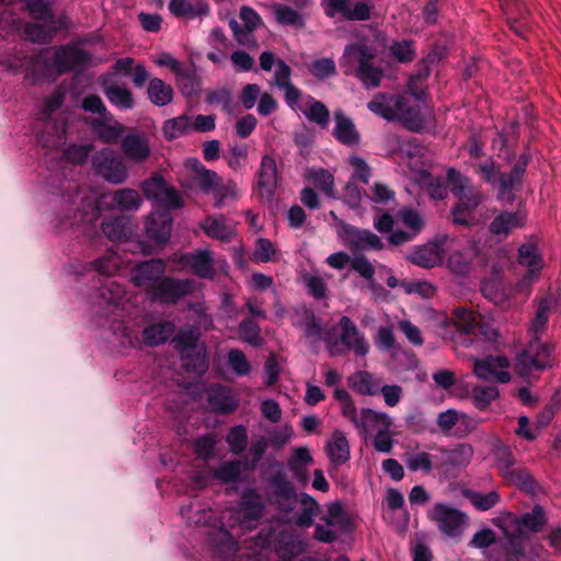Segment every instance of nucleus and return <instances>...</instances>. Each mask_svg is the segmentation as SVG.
<instances>
[{
    "instance_id": "f257e3e1",
    "label": "nucleus",
    "mask_w": 561,
    "mask_h": 561,
    "mask_svg": "<svg viewBox=\"0 0 561 561\" xmlns=\"http://www.w3.org/2000/svg\"><path fill=\"white\" fill-rule=\"evenodd\" d=\"M549 302L542 300L539 302L535 317L531 320L530 331L534 337L516 358L515 370L522 377H527L534 370L542 371L552 367L553 345L541 342L537 334L542 332L549 320Z\"/></svg>"
},
{
    "instance_id": "f03ea898",
    "label": "nucleus",
    "mask_w": 561,
    "mask_h": 561,
    "mask_svg": "<svg viewBox=\"0 0 561 561\" xmlns=\"http://www.w3.org/2000/svg\"><path fill=\"white\" fill-rule=\"evenodd\" d=\"M92 55L73 44H65L55 47L53 58H49V49L44 48L32 56L30 66L33 72L45 75L51 69L59 76L76 70H81L91 64Z\"/></svg>"
},
{
    "instance_id": "7ed1b4c3",
    "label": "nucleus",
    "mask_w": 561,
    "mask_h": 561,
    "mask_svg": "<svg viewBox=\"0 0 561 561\" xmlns=\"http://www.w3.org/2000/svg\"><path fill=\"white\" fill-rule=\"evenodd\" d=\"M529 161V153L519 154L511 171L506 173L502 172L501 165L493 158H489L477 164L476 173L483 182L497 188L500 198L511 201L514 197V191L523 185Z\"/></svg>"
},
{
    "instance_id": "20e7f679",
    "label": "nucleus",
    "mask_w": 561,
    "mask_h": 561,
    "mask_svg": "<svg viewBox=\"0 0 561 561\" xmlns=\"http://www.w3.org/2000/svg\"><path fill=\"white\" fill-rule=\"evenodd\" d=\"M376 50L365 44L345 46L342 59L347 64L356 62L354 76L366 89L378 88L385 76L381 67L375 66Z\"/></svg>"
},
{
    "instance_id": "39448f33",
    "label": "nucleus",
    "mask_w": 561,
    "mask_h": 561,
    "mask_svg": "<svg viewBox=\"0 0 561 561\" xmlns=\"http://www.w3.org/2000/svg\"><path fill=\"white\" fill-rule=\"evenodd\" d=\"M194 290V280L165 275L151 287L146 296L153 304L174 306L193 294Z\"/></svg>"
},
{
    "instance_id": "423d86ee",
    "label": "nucleus",
    "mask_w": 561,
    "mask_h": 561,
    "mask_svg": "<svg viewBox=\"0 0 561 561\" xmlns=\"http://www.w3.org/2000/svg\"><path fill=\"white\" fill-rule=\"evenodd\" d=\"M481 314L465 308H458L454 311V319L447 322L443 330V339L450 340L454 343H460L468 347L472 344V334H476L477 320Z\"/></svg>"
},
{
    "instance_id": "0eeeda50",
    "label": "nucleus",
    "mask_w": 561,
    "mask_h": 561,
    "mask_svg": "<svg viewBox=\"0 0 561 561\" xmlns=\"http://www.w3.org/2000/svg\"><path fill=\"white\" fill-rule=\"evenodd\" d=\"M428 518L436 523L439 531L447 537L459 536L468 520L465 512L446 503H436L428 512Z\"/></svg>"
},
{
    "instance_id": "6e6552de",
    "label": "nucleus",
    "mask_w": 561,
    "mask_h": 561,
    "mask_svg": "<svg viewBox=\"0 0 561 561\" xmlns=\"http://www.w3.org/2000/svg\"><path fill=\"white\" fill-rule=\"evenodd\" d=\"M324 13L328 18L341 15L345 21H368L373 5L369 0H324Z\"/></svg>"
},
{
    "instance_id": "1a4fd4ad",
    "label": "nucleus",
    "mask_w": 561,
    "mask_h": 561,
    "mask_svg": "<svg viewBox=\"0 0 561 561\" xmlns=\"http://www.w3.org/2000/svg\"><path fill=\"white\" fill-rule=\"evenodd\" d=\"M92 162L95 172L108 183L122 184L128 178V170L124 160L108 149L98 151L93 156Z\"/></svg>"
},
{
    "instance_id": "9d476101",
    "label": "nucleus",
    "mask_w": 561,
    "mask_h": 561,
    "mask_svg": "<svg viewBox=\"0 0 561 561\" xmlns=\"http://www.w3.org/2000/svg\"><path fill=\"white\" fill-rule=\"evenodd\" d=\"M447 179L451 184V193L457 198L454 206L473 213L482 202L481 192L471 184L469 178L462 176L455 169L448 170Z\"/></svg>"
},
{
    "instance_id": "9b49d317",
    "label": "nucleus",
    "mask_w": 561,
    "mask_h": 561,
    "mask_svg": "<svg viewBox=\"0 0 561 561\" xmlns=\"http://www.w3.org/2000/svg\"><path fill=\"white\" fill-rule=\"evenodd\" d=\"M339 236L352 251L370 249L380 251L383 249V243L377 234L370 230L358 229L344 221L340 222Z\"/></svg>"
},
{
    "instance_id": "f8f14e48",
    "label": "nucleus",
    "mask_w": 561,
    "mask_h": 561,
    "mask_svg": "<svg viewBox=\"0 0 561 561\" xmlns=\"http://www.w3.org/2000/svg\"><path fill=\"white\" fill-rule=\"evenodd\" d=\"M278 183L277 165L274 158L265 154L260 163L254 186L261 199L271 202L274 198Z\"/></svg>"
},
{
    "instance_id": "ddd939ff",
    "label": "nucleus",
    "mask_w": 561,
    "mask_h": 561,
    "mask_svg": "<svg viewBox=\"0 0 561 561\" xmlns=\"http://www.w3.org/2000/svg\"><path fill=\"white\" fill-rule=\"evenodd\" d=\"M268 482L279 511L290 513L297 503L298 494L286 473L279 469L270 477Z\"/></svg>"
},
{
    "instance_id": "4468645a",
    "label": "nucleus",
    "mask_w": 561,
    "mask_h": 561,
    "mask_svg": "<svg viewBox=\"0 0 561 561\" xmlns=\"http://www.w3.org/2000/svg\"><path fill=\"white\" fill-rule=\"evenodd\" d=\"M165 270L167 265L161 259H151L140 262L134 270V284L147 294L152 286L165 276Z\"/></svg>"
},
{
    "instance_id": "2eb2a0df",
    "label": "nucleus",
    "mask_w": 561,
    "mask_h": 561,
    "mask_svg": "<svg viewBox=\"0 0 561 561\" xmlns=\"http://www.w3.org/2000/svg\"><path fill=\"white\" fill-rule=\"evenodd\" d=\"M125 158L136 164L146 162L151 156L149 137L146 133L131 130L121 140Z\"/></svg>"
},
{
    "instance_id": "dca6fc26",
    "label": "nucleus",
    "mask_w": 561,
    "mask_h": 561,
    "mask_svg": "<svg viewBox=\"0 0 561 561\" xmlns=\"http://www.w3.org/2000/svg\"><path fill=\"white\" fill-rule=\"evenodd\" d=\"M173 218L168 210L151 213L145 224L147 237L159 245H164L170 237Z\"/></svg>"
},
{
    "instance_id": "f3484780",
    "label": "nucleus",
    "mask_w": 561,
    "mask_h": 561,
    "mask_svg": "<svg viewBox=\"0 0 561 561\" xmlns=\"http://www.w3.org/2000/svg\"><path fill=\"white\" fill-rule=\"evenodd\" d=\"M436 457V469L450 470L467 466L473 455L469 444H458L455 448L440 447Z\"/></svg>"
},
{
    "instance_id": "a211bd4d",
    "label": "nucleus",
    "mask_w": 561,
    "mask_h": 561,
    "mask_svg": "<svg viewBox=\"0 0 561 561\" xmlns=\"http://www.w3.org/2000/svg\"><path fill=\"white\" fill-rule=\"evenodd\" d=\"M341 329V343L348 350H352L356 356H366L369 345L358 328L350 317L343 316L339 321Z\"/></svg>"
},
{
    "instance_id": "6ab92c4d",
    "label": "nucleus",
    "mask_w": 561,
    "mask_h": 561,
    "mask_svg": "<svg viewBox=\"0 0 561 561\" xmlns=\"http://www.w3.org/2000/svg\"><path fill=\"white\" fill-rule=\"evenodd\" d=\"M525 220L526 217L520 210H503L492 219L488 229L492 236L496 237L499 240H503L515 229L524 227Z\"/></svg>"
},
{
    "instance_id": "aec40b11",
    "label": "nucleus",
    "mask_w": 561,
    "mask_h": 561,
    "mask_svg": "<svg viewBox=\"0 0 561 561\" xmlns=\"http://www.w3.org/2000/svg\"><path fill=\"white\" fill-rule=\"evenodd\" d=\"M206 401L210 410L217 414L232 413L239 404L230 388L220 383L208 388Z\"/></svg>"
},
{
    "instance_id": "412c9836",
    "label": "nucleus",
    "mask_w": 561,
    "mask_h": 561,
    "mask_svg": "<svg viewBox=\"0 0 561 561\" xmlns=\"http://www.w3.org/2000/svg\"><path fill=\"white\" fill-rule=\"evenodd\" d=\"M479 254L480 248L474 242L463 250H455L447 259V267L455 275L467 276L472 272L473 261Z\"/></svg>"
},
{
    "instance_id": "4be33fe9",
    "label": "nucleus",
    "mask_w": 561,
    "mask_h": 561,
    "mask_svg": "<svg viewBox=\"0 0 561 561\" xmlns=\"http://www.w3.org/2000/svg\"><path fill=\"white\" fill-rule=\"evenodd\" d=\"M403 95L377 93L371 101L367 103L368 110L387 121H393L398 117V110L403 107Z\"/></svg>"
},
{
    "instance_id": "5701e85b",
    "label": "nucleus",
    "mask_w": 561,
    "mask_h": 561,
    "mask_svg": "<svg viewBox=\"0 0 561 561\" xmlns=\"http://www.w3.org/2000/svg\"><path fill=\"white\" fill-rule=\"evenodd\" d=\"M92 133L106 145L116 144L126 131V126L118 121L106 117H94L89 122Z\"/></svg>"
},
{
    "instance_id": "b1692460",
    "label": "nucleus",
    "mask_w": 561,
    "mask_h": 561,
    "mask_svg": "<svg viewBox=\"0 0 561 561\" xmlns=\"http://www.w3.org/2000/svg\"><path fill=\"white\" fill-rule=\"evenodd\" d=\"M169 11L178 19L194 20L210 13L207 0H170Z\"/></svg>"
},
{
    "instance_id": "393cba45",
    "label": "nucleus",
    "mask_w": 561,
    "mask_h": 561,
    "mask_svg": "<svg viewBox=\"0 0 561 561\" xmlns=\"http://www.w3.org/2000/svg\"><path fill=\"white\" fill-rule=\"evenodd\" d=\"M335 127L333 129V137L344 146L353 147L357 146L360 141V135L348 116L343 111L339 110L334 112Z\"/></svg>"
},
{
    "instance_id": "a878e982",
    "label": "nucleus",
    "mask_w": 561,
    "mask_h": 561,
    "mask_svg": "<svg viewBox=\"0 0 561 561\" xmlns=\"http://www.w3.org/2000/svg\"><path fill=\"white\" fill-rule=\"evenodd\" d=\"M313 462V458L307 447H298L294 450L288 459V468L293 477L301 485H307L309 482L308 467Z\"/></svg>"
},
{
    "instance_id": "bb28decb",
    "label": "nucleus",
    "mask_w": 561,
    "mask_h": 561,
    "mask_svg": "<svg viewBox=\"0 0 561 561\" xmlns=\"http://www.w3.org/2000/svg\"><path fill=\"white\" fill-rule=\"evenodd\" d=\"M510 485H515L522 492L529 495H536L540 489L530 471L525 467H515L502 476Z\"/></svg>"
},
{
    "instance_id": "cd10ccee",
    "label": "nucleus",
    "mask_w": 561,
    "mask_h": 561,
    "mask_svg": "<svg viewBox=\"0 0 561 561\" xmlns=\"http://www.w3.org/2000/svg\"><path fill=\"white\" fill-rule=\"evenodd\" d=\"M194 180L204 193L215 192V206H222L226 194L221 186V180L215 171L203 168L199 173L195 174Z\"/></svg>"
},
{
    "instance_id": "c85d7f7f",
    "label": "nucleus",
    "mask_w": 561,
    "mask_h": 561,
    "mask_svg": "<svg viewBox=\"0 0 561 561\" xmlns=\"http://www.w3.org/2000/svg\"><path fill=\"white\" fill-rule=\"evenodd\" d=\"M517 531L523 535V530L526 529L530 533H540L548 523V517L545 508L536 504L530 512L522 514L515 520Z\"/></svg>"
},
{
    "instance_id": "c756f323",
    "label": "nucleus",
    "mask_w": 561,
    "mask_h": 561,
    "mask_svg": "<svg viewBox=\"0 0 561 561\" xmlns=\"http://www.w3.org/2000/svg\"><path fill=\"white\" fill-rule=\"evenodd\" d=\"M408 261L423 268H432L438 266L444 256L437 252V245L426 243L416 248L408 255Z\"/></svg>"
},
{
    "instance_id": "7c9ffc66",
    "label": "nucleus",
    "mask_w": 561,
    "mask_h": 561,
    "mask_svg": "<svg viewBox=\"0 0 561 561\" xmlns=\"http://www.w3.org/2000/svg\"><path fill=\"white\" fill-rule=\"evenodd\" d=\"M175 325L171 321H161L145 328L142 339L146 345L158 346L165 343L174 333Z\"/></svg>"
},
{
    "instance_id": "2f4dec72",
    "label": "nucleus",
    "mask_w": 561,
    "mask_h": 561,
    "mask_svg": "<svg viewBox=\"0 0 561 561\" xmlns=\"http://www.w3.org/2000/svg\"><path fill=\"white\" fill-rule=\"evenodd\" d=\"M78 198V195L68 196L67 198L62 197L65 209L57 217L58 226L73 227L78 226L80 222L85 221L87 214L80 209Z\"/></svg>"
},
{
    "instance_id": "473e14b6",
    "label": "nucleus",
    "mask_w": 561,
    "mask_h": 561,
    "mask_svg": "<svg viewBox=\"0 0 561 561\" xmlns=\"http://www.w3.org/2000/svg\"><path fill=\"white\" fill-rule=\"evenodd\" d=\"M327 451L331 462L336 466L350 459V445L343 432L339 430L333 432L332 439L327 444Z\"/></svg>"
},
{
    "instance_id": "72a5a7b5",
    "label": "nucleus",
    "mask_w": 561,
    "mask_h": 561,
    "mask_svg": "<svg viewBox=\"0 0 561 561\" xmlns=\"http://www.w3.org/2000/svg\"><path fill=\"white\" fill-rule=\"evenodd\" d=\"M300 504L301 511L295 516L294 523L300 528H309L321 512L320 504L308 493L300 494Z\"/></svg>"
},
{
    "instance_id": "f704fd0d",
    "label": "nucleus",
    "mask_w": 561,
    "mask_h": 561,
    "mask_svg": "<svg viewBox=\"0 0 561 561\" xmlns=\"http://www.w3.org/2000/svg\"><path fill=\"white\" fill-rule=\"evenodd\" d=\"M243 517L248 520H257L262 517L264 506L260 494L253 489H247L240 501Z\"/></svg>"
},
{
    "instance_id": "c9c22d12",
    "label": "nucleus",
    "mask_w": 561,
    "mask_h": 561,
    "mask_svg": "<svg viewBox=\"0 0 561 561\" xmlns=\"http://www.w3.org/2000/svg\"><path fill=\"white\" fill-rule=\"evenodd\" d=\"M112 203L123 211H136L142 204L140 194L134 188H119L113 192Z\"/></svg>"
},
{
    "instance_id": "e433bc0d",
    "label": "nucleus",
    "mask_w": 561,
    "mask_h": 561,
    "mask_svg": "<svg viewBox=\"0 0 561 561\" xmlns=\"http://www.w3.org/2000/svg\"><path fill=\"white\" fill-rule=\"evenodd\" d=\"M508 367V360L504 356H486L478 359L473 366V373L480 379L491 380L495 375L496 368Z\"/></svg>"
},
{
    "instance_id": "4c0bfd02",
    "label": "nucleus",
    "mask_w": 561,
    "mask_h": 561,
    "mask_svg": "<svg viewBox=\"0 0 561 561\" xmlns=\"http://www.w3.org/2000/svg\"><path fill=\"white\" fill-rule=\"evenodd\" d=\"M149 100L157 106H164L173 100V88L159 78H152L147 89Z\"/></svg>"
},
{
    "instance_id": "58836bf2",
    "label": "nucleus",
    "mask_w": 561,
    "mask_h": 561,
    "mask_svg": "<svg viewBox=\"0 0 561 561\" xmlns=\"http://www.w3.org/2000/svg\"><path fill=\"white\" fill-rule=\"evenodd\" d=\"M104 94L113 105L121 110H130L135 105V100L130 90L115 83L105 84Z\"/></svg>"
},
{
    "instance_id": "ea45409f",
    "label": "nucleus",
    "mask_w": 561,
    "mask_h": 561,
    "mask_svg": "<svg viewBox=\"0 0 561 561\" xmlns=\"http://www.w3.org/2000/svg\"><path fill=\"white\" fill-rule=\"evenodd\" d=\"M402 107V110H398V117L402 121L404 127L411 131H421L424 128L425 121L420 106H410L407 99L403 96Z\"/></svg>"
},
{
    "instance_id": "a19ab883",
    "label": "nucleus",
    "mask_w": 561,
    "mask_h": 561,
    "mask_svg": "<svg viewBox=\"0 0 561 561\" xmlns=\"http://www.w3.org/2000/svg\"><path fill=\"white\" fill-rule=\"evenodd\" d=\"M101 228L111 241L128 239V220L125 217H107L102 221Z\"/></svg>"
},
{
    "instance_id": "79ce46f5",
    "label": "nucleus",
    "mask_w": 561,
    "mask_h": 561,
    "mask_svg": "<svg viewBox=\"0 0 561 561\" xmlns=\"http://www.w3.org/2000/svg\"><path fill=\"white\" fill-rule=\"evenodd\" d=\"M348 385L363 396H374L379 391V383L368 371H356L348 377Z\"/></svg>"
},
{
    "instance_id": "37998d69",
    "label": "nucleus",
    "mask_w": 561,
    "mask_h": 561,
    "mask_svg": "<svg viewBox=\"0 0 561 561\" xmlns=\"http://www.w3.org/2000/svg\"><path fill=\"white\" fill-rule=\"evenodd\" d=\"M518 263L527 266L531 274L539 273L542 268V259L538 248L533 242H526L518 249Z\"/></svg>"
},
{
    "instance_id": "c03bdc74",
    "label": "nucleus",
    "mask_w": 561,
    "mask_h": 561,
    "mask_svg": "<svg viewBox=\"0 0 561 561\" xmlns=\"http://www.w3.org/2000/svg\"><path fill=\"white\" fill-rule=\"evenodd\" d=\"M463 495L480 512L493 508L501 501V495L497 491L481 493L472 490H466Z\"/></svg>"
},
{
    "instance_id": "a18cd8bd",
    "label": "nucleus",
    "mask_w": 561,
    "mask_h": 561,
    "mask_svg": "<svg viewBox=\"0 0 561 561\" xmlns=\"http://www.w3.org/2000/svg\"><path fill=\"white\" fill-rule=\"evenodd\" d=\"M188 263L197 276L202 278H211L214 276L210 252L199 250L188 256Z\"/></svg>"
},
{
    "instance_id": "49530a36",
    "label": "nucleus",
    "mask_w": 561,
    "mask_h": 561,
    "mask_svg": "<svg viewBox=\"0 0 561 561\" xmlns=\"http://www.w3.org/2000/svg\"><path fill=\"white\" fill-rule=\"evenodd\" d=\"M191 118L185 114L167 119L162 127L164 138L167 140H174L185 135L191 129Z\"/></svg>"
},
{
    "instance_id": "de8ad7c7",
    "label": "nucleus",
    "mask_w": 561,
    "mask_h": 561,
    "mask_svg": "<svg viewBox=\"0 0 561 561\" xmlns=\"http://www.w3.org/2000/svg\"><path fill=\"white\" fill-rule=\"evenodd\" d=\"M274 14L278 24L293 27H304L305 20L301 14L287 4H275Z\"/></svg>"
},
{
    "instance_id": "09e8293b",
    "label": "nucleus",
    "mask_w": 561,
    "mask_h": 561,
    "mask_svg": "<svg viewBox=\"0 0 561 561\" xmlns=\"http://www.w3.org/2000/svg\"><path fill=\"white\" fill-rule=\"evenodd\" d=\"M499 396L500 392L495 386H478L472 389L471 398L474 408L484 411Z\"/></svg>"
},
{
    "instance_id": "8fccbe9b",
    "label": "nucleus",
    "mask_w": 561,
    "mask_h": 561,
    "mask_svg": "<svg viewBox=\"0 0 561 561\" xmlns=\"http://www.w3.org/2000/svg\"><path fill=\"white\" fill-rule=\"evenodd\" d=\"M409 470L416 472L423 471L430 473L436 469V457L425 451L409 455L405 460Z\"/></svg>"
},
{
    "instance_id": "3c124183",
    "label": "nucleus",
    "mask_w": 561,
    "mask_h": 561,
    "mask_svg": "<svg viewBox=\"0 0 561 561\" xmlns=\"http://www.w3.org/2000/svg\"><path fill=\"white\" fill-rule=\"evenodd\" d=\"M241 339L254 347L263 343L260 325L252 318H244L239 324Z\"/></svg>"
},
{
    "instance_id": "603ef678",
    "label": "nucleus",
    "mask_w": 561,
    "mask_h": 561,
    "mask_svg": "<svg viewBox=\"0 0 561 561\" xmlns=\"http://www.w3.org/2000/svg\"><path fill=\"white\" fill-rule=\"evenodd\" d=\"M183 367L188 373L204 375L208 369V360L205 353L193 350L182 356Z\"/></svg>"
},
{
    "instance_id": "864d4df0",
    "label": "nucleus",
    "mask_w": 561,
    "mask_h": 561,
    "mask_svg": "<svg viewBox=\"0 0 561 561\" xmlns=\"http://www.w3.org/2000/svg\"><path fill=\"white\" fill-rule=\"evenodd\" d=\"M203 229L208 237L221 241H229L232 236V230L225 225L224 217H208L205 221V225L203 226Z\"/></svg>"
},
{
    "instance_id": "5fc2aeb1",
    "label": "nucleus",
    "mask_w": 561,
    "mask_h": 561,
    "mask_svg": "<svg viewBox=\"0 0 561 561\" xmlns=\"http://www.w3.org/2000/svg\"><path fill=\"white\" fill-rule=\"evenodd\" d=\"M53 0H25V7L30 15L36 20L46 23L53 19Z\"/></svg>"
},
{
    "instance_id": "6e6d98bb",
    "label": "nucleus",
    "mask_w": 561,
    "mask_h": 561,
    "mask_svg": "<svg viewBox=\"0 0 561 561\" xmlns=\"http://www.w3.org/2000/svg\"><path fill=\"white\" fill-rule=\"evenodd\" d=\"M176 76V85L181 93L190 98L196 93L198 87V79L196 72L190 68H182L181 71L175 73Z\"/></svg>"
},
{
    "instance_id": "4d7b16f0",
    "label": "nucleus",
    "mask_w": 561,
    "mask_h": 561,
    "mask_svg": "<svg viewBox=\"0 0 561 561\" xmlns=\"http://www.w3.org/2000/svg\"><path fill=\"white\" fill-rule=\"evenodd\" d=\"M359 427L364 433H367L368 425L381 424L385 427H391V417L383 412H376L369 408H364L360 411Z\"/></svg>"
},
{
    "instance_id": "13d9d810",
    "label": "nucleus",
    "mask_w": 561,
    "mask_h": 561,
    "mask_svg": "<svg viewBox=\"0 0 561 561\" xmlns=\"http://www.w3.org/2000/svg\"><path fill=\"white\" fill-rule=\"evenodd\" d=\"M308 71L318 80H324L336 75V66L332 58L323 57L310 62Z\"/></svg>"
},
{
    "instance_id": "bf43d9fd",
    "label": "nucleus",
    "mask_w": 561,
    "mask_h": 561,
    "mask_svg": "<svg viewBox=\"0 0 561 561\" xmlns=\"http://www.w3.org/2000/svg\"><path fill=\"white\" fill-rule=\"evenodd\" d=\"M226 442L234 455L242 454L248 445V434L243 425H237L229 430Z\"/></svg>"
},
{
    "instance_id": "052dcab7",
    "label": "nucleus",
    "mask_w": 561,
    "mask_h": 561,
    "mask_svg": "<svg viewBox=\"0 0 561 561\" xmlns=\"http://www.w3.org/2000/svg\"><path fill=\"white\" fill-rule=\"evenodd\" d=\"M312 100L311 105L304 112L306 118L312 123H316L322 128H327L330 122V112L328 107L321 101Z\"/></svg>"
},
{
    "instance_id": "680f3d73",
    "label": "nucleus",
    "mask_w": 561,
    "mask_h": 561,
    "mask_svg": "<svg viewBox=\"0 0 561 561\" xmlns=\"http://www.w3.org/2000/svg\"><path fill=\"white\" fill-rule=\"evenodd\" d=\"M390 54L399 61V62H410L415 59L416 51L413 47L412 41H400L393 42L389 48Z\"/></svg>"
},
{
    "instance_id": "e2e57ef3",
    "label": "nucleus",
    "mask_w": 561,
    "mask_h": 561,
    "mask_svg": "<svg viewBox=\"0 0 561 561\" xmlns=\"http://www.w3.org/2000/svg\"><path fill=\"white\" fill-rule=\"evenodd\" d=\"M167 186L168 184L162 175L153 174L144 181L141 188L148 199H153L157 202Z\"/></svg>"
},
{
    "instance_id": "0e129e2a",
    "label": "nucleus",
    "mask_w": 561,
    "mask_h": 561,
    "mask_svg": "<svg viewBox=\"0 0 561 561\" xmlns=\"http://www.w3.org/2000/svg\"><path fill=\"white\" fill-rule=\"evenodd\" d=\"M214 477L224 483L236 482L240 477V462L230 460L221 463L214 472Z\"/></svg>"
},
{
    "instance_id": "69168bd1",
    "label": "nucleus",
    "mask_w": 561,
    "mask_h": 561,
    "mask_svg": "<svg viewBox=\"0 0 561 561\" xmlns=\"http://www.w3.org/2000/svg\"><path fill=\"white\" fill-rule=\"evenodd\" d=\"M229 367L238 375L245 376L250 373L251 366L244 353L240 350L233 348L228 353Z\"/></svg>"
},
{
    "instance_id": "338daca9",
    "label": "nucleus",
    "mask_w": 561,
    "mask_h": 561,
    "mask_svg": "<svg viewBox=\"0 0 561 561\" xmlns=\"http://www.w3.org/2000/svg\"><path fill=\"white\" fill-rule=\"evenodd\" d=\"M27 36L38 44H47L50 43L54 38V34L50 30L49 24H28L26 26Z\"/></svg>"
},
{
    "instance_id": "774afa93",
    "label": "nucleus",
    "mask_w": 561,
    "mask_h": 561,
    "mask_svg": "<svg viewBox=\"0 0 561 561\" xmlns=\"http://www.w3.org/2000/svg\"><path fill=\"white\" fill-rule=\"evenodd\" d=\"M480 291L484 298L494 305H500L504 299L501 285L495 279H483L480 284Z\"/></svg>"
}]
</instances>
